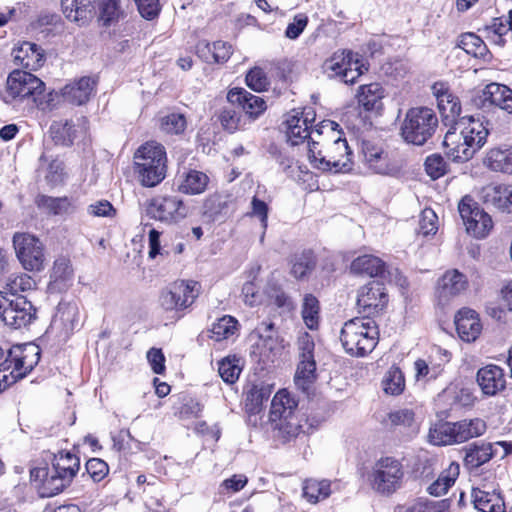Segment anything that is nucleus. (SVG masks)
<instances>
[{"instance_id": "f257e3e1", "label": "nucleus", "mask_w": 512, "mask_h": 512, "mask_svg": "<svg viewBox=\"0 0 512 512\" xmlns=\"http://www.w3.org/2000/svg\"><path fill=\"white\" fill-rule=\"evenodd\" d=\"M51 93H45V83L30 72L13 70L7 77L2 101L14 109H40L50 107Z\"/></svg>"}, {"instance_id": "f03ea898", "label": "nucleus", "mask_w": 512, "mask_h": 512, "mask_svg": "<svg viewBox=\"0 0 512 512\" xmlns=\"http://www.w3.org/2000/svg\"><path fill=\"white\" fill-rule=\"evenodd\" d=\"M80 469V459L70 451L54 455L52 469L47 466L30 470V480L42 498L53 497L68 487Z\"/></svg>"}, {"instance_id": "7ed1b4c3", "label": "nucleus", "mask_w": 512, "mask_h": 512, "mask_svg": "<svg viewBox=\"0 0 512 512\" xmlns=\"http://www.w3.org/2000/svg\"><path fill=\"white\" fill-rule=\"evenodd\" d=\"M337 128L334 127L333 132H326L331 136L324 143L312 138V143L308 144V159L314 168L334 173H347L352 170L353 153Z\"/></svg>"}, {"instance_id": "20e7f679", "label": "nucleus", "mask_w": 512, "mask_h": 512, "mask_svg": "<svg viewBox=\"0 0 512 512\" xmlns=\"http://www.w3.org/2000/svg\"><path fill=\"white\" fill-rule=\"evenodd\" d=\"M340 340L348 354L363 357L376 347L379 340L378 327L370 317L351 319L344 324Z\"/></svg>"}, {"instance_id": "39448f33", "label": "nucleus", "mask_w": 512, "mask_h": 512, "mask_svg": "<svg viewBox=\"0 0 512 512\" xmlns=\"http://www.w3.org/2000/svg\"><path fill=\"white\" fill-rule=\"evenodd\" d=\"M134 163L139 180L145 187H154L166 177V151L157 142L151 141L140 146L135 153Z\"/></svg>"}, {"instance_id": "423d86ee", "label": "nucleus", "mask_w": 512, "mask_h": 512, "mask_svg": "<svg viewBox=\"0 0 512 512\" xmlns=\"http://www.w3.org/2000/svg\"><path fill=\"white\" fill-rule=\"evenodd\" d=\"M39 359L40 349L34 344L12 347L5 361L0 364V391L24 378L37 365Z\"/></svg>"}, {"instance_id": "0eeeda50", "label": "nucleus", "mask_w": 512, "mask_h": 512, "mask_svg": "<svg viewBox=\"0 0 512 512\" xmlns=\"http://www.w3.org/2000/svg\"><path fill=\"white\" fill-rule=\"evenodd\" d=\"M486 428L485 421L480 418L438 422L430 428L428 439L431 444L437 446L460 444L483 435Z\"/></svg>"}, {"instance_id": "6e6552de", "label": "nucleus", "mask_w": 512, "mask_h": 512, "mask_svg": "<svg viewBox=\"0 0 512 512\" xmlns=\"http://www.w3.org/2000/svg\"><path fill=\"white\" fill-rule=\"evenodd\" d=\"M404 476V466L399 459L382 456L372 464L367 480L374 492L389 496L401 488Z\"/></svg>"}, {"instance_id": "1a4fd4ad", "label": "nucleus", "mask_w": 512, "mask_h": 512, "mask_svg": "<svg viewBox=\"0 0 512 512\" xmlns=\"http://www.w3.org/2000/svg\"><path fill=\"white\" fill-rule=\"evenodd\" d=\"M437 126L438 118L432 109L413 107L405 114L400 135L405 142L422 146L433 136Z\"/></svg>"}, {"instance_id": "9d476101", "label": "nucleus", "mask_w": 512, "mask_h": 512, "mask_svg": "<svg viewBox=\"0 0 512 512\" xmlns=\"http://www.w3.org/2000/svg\"><path fill=\"white\" fill-rule=\"evenodd\" d=\"M200 293V285L195 281H176L168 289L161 292L159 306L168 317L179 320L184 311L195 302Z\"/></svg>"}, {"instance_id": "9b49d317", "label": "nucleus", "mask_w": 512, "mask_h": 512, "mask_svg": "<svg viewBox=\"0 0 512 512\" xmlns=\"http://www.w3.org/2000/svg\"><path fill=\"white\" fill-rule=\"evenodd\" d=\"M315 120V112L312 108H304L302 111L293 110L286 120L287 136L292 145H299L307 138H318L325 132H333L334 127H339L336 122L327 120L321 122L315 130H310L311 123Z\"/></svg>"}, {"instance_id": "f8f14e48", "label": "nucleus", "mask_w": 512, "mask_h": 512, "mask_svg": "<svg viewBox=\"0 0 512 512\" xmlns=\"http://www.w3.org/2000/svg\"><path fill=\"white\" fill-rule=\"evenodd\" d=\"M315 343L310 334L302 333L297 340L298 363L294 374L297 389L309 393L316 379Z\"/></svg>"}, {"instance_id": "ddd939ff", "label": "nucleus", "mask_w": 512, "mask_h": 512, "mask_svg": "<svg viewBox=\"0 0 512 512\" xmlns=\"http://www.w3.org/2000/svg\"><path fill=\"white\" fill-rule=\"evenodd\" d=\"M323 70L329 78H339L348 84L354 83L367 68L358 54L351 51H338L324 62Z\"/></svg>"}, {"instance_id": "4468645a", "label": "nucleus", "mask_w": 512, "mask_h": 512, "mask_svg": "<svg viewBox=\"0 0 512 512\" xmlns=\"http://www.w3.org/2000/svg\"><path fill=\"white\" fill-rule=\"evenodd\" d=\"M13 246L22 267L27 271H41L46 263L44 245L30 233H15Z\"/></svg>"}, {"instance_id": "2eb2a0df", "label": "nucleus", "mask_w": 512, "mask_h": 512, "mask_svg": "<svg viewBox=\"0 0 512 512\" xmlns=\"http://www.w3.org/2000/svg\"><path fill=\"white\" fill-rule=\"evenodd\" d=\"M458 211L469 235L477 239L488 236L493 228L492 218L472 197L464 196L459 202Z\"/></svg>"}, {"instance_id": "dca6fc26", "label": "nucleus", "mask_w": 512, "mask_h": 512, "mask_svg": "<svg viewBox=\"0 0 512 512\" xmlns=\"http://www.w3.org/2000/svg\"><path fill=\"white\" fill-rule=\"evenodd\" d=\"M148 214L160 222L176 224L189 215V207L179 196H157L151 200Z\"/></svg>"}, {"instance_id": "f3484780", "label": "nucleus", "mask_w": 512, "mask_h": 512, "mask_svg": "<svg viewBox=\"0 0 512 512\" xmlns=\"http://www.w3.org/2000/svg\"><path fill=\"white\" fill-rule=\"evenodd\" d=\"M472 104L482 110L499 108L512 114V90L506 85L490 83L480 91L474 93Z\"/></svg>"}, {"instance_id": "a211bd4d", "label": "nucleus", "mask_w": 512, "mask_h": 512, "mask_svg": "<svg viewBox=\"0 0 512 512\" xmlns=\"http://www.w3.org/2000/svg\"><path fill=\"white\" fill-rule=\"evenodd\" d=\"M387 303L388 295L385 287L379 281L369 282L358 292L357 305L368 317L382 311Z\"/></svg>"}, {"instance_id": "6ab92c4d", "label": "nucleus", "mask_w": 512, "mask_h": 512, "mask_svg": "<svg viewBox=\"0 0 512 512\" xmlns=\"http://www.w3.org/2000/svg\"><path fill=\"white\" fill-rule=\"evenodd\" d=\"M36 310L24 296L11 297L4 310L2 321L15 329L29 325L35 318Z\"/></svg>"}, {"instance_id": "aec40b11", "label": "nucleus", "mask_w": 512, "mask_h": 512, "mask_svg": "<svg viewBox=\"0 0 512 512\" xmlns=\"http://www.w3.org/2000/svg\"><path fill=\"white\" fill-rule=\"evenodd\" d=\"M488 123H484L481 119L475 118L474 116L461 117L453 124L456 130L465 136L466 141L470 145L468 147H474L478 152L486 143L489 135Z\"/></svg>"}, {"instance_id": "412c9836", "label": "nucleus", "mask_w": 512, "mask_h": 512, "mask_svg": "<svg viewBox=\"0 0 512 512\" xmlns=\"http://www.w3.org/2000/svg\"><path fill=\"white\" fill-rule=\"evenodd\" d=\"M470 145L468 140L466 141L459 130L453 125L445 134L443 145L445 148L446 156L454 162H466L473 158L476 154L474 147H468Z\"/></svg>"}, {"instance_id": "4be33fe9", "label": "nucleus", "mask_w": 512, "mask_h": 512, "mask_svg": "<svg viewBox=\"0 0 512 512\" xmlns=\"http://www.w3.org/2000/svg\"><path fill=\"white\" fill-rule=\"evenodd\" d=\"M231 105L239 106L252 119L259 117L267 108L265 100L243 88H233L227 94Z\"/></svg>"}, {"instance_id": "5701e85b", "label": "nucleus", "mask_w": 512, "mask_h": 512, "mask_svg": "<svg viewBox=\"0 0 512 512\" xmlns=\"http://www.w3.org/2000/svg\"><path fill=\"white\" fill-rule=\"evenodd\" d=\"M476 380L481 391L486 396H495L506 387L504 370L494 364L480 368L477 372Z\"/></svg>"}, {"instance_id": "b1692460", "label": "nucleus", "mask_w": 512, "mask_h": 512, "mask_svg": "<svg viewBox=\"0 0 512 512\" xmlns=\"http://www.w3.org/2000/svg\"><path fill=\"white\" fill-rule=\"evenodd\" d=\"M472 500L475 509L479 512H506L505 502L496 489L487 485L472 490Z\"/></svg>"}, {"instance_id": "393cba45", "label": "nucleus", "mask_w": 512, "mask_h": 512, "mask_svg": "<svg viewBox=\"0 0 512 512\" xmlns=\"http://www.w3.org/2000/svg\"><path fill=\"white\" fill-rule=\"evenodd\" d=\"M14 63L26 69L37 70L44 64V52L35 43L23 42L12 51Z\"/></svg>"}, {"instance_id": "a878e982", "label": "nucleus", "mask_w": 512, "mask_h": 512, "mask_svg": "<svg viewBox=\"0 0 512 512\" xmlns=\"http://www.w3.org/2000/svg\"><path fill=\"white\" fill-rule=\"evenodd\" d=\"M95 81L88 76L75 80L62 88L63 99L73 105H83L91 97L95 89Z\"/></svg>"}, {"instance_id": "bb28decb", "label": "nucleus", "mask_w": 512, "mask_h": 512, "mask_svg": "<svg viewBox=\"0 0 512 512\" xmlns=\"http://www.w3.org/2000/svg\"><path fill=\"white\" fill-rule=\"evenodd\" d=\"M210 179L202 171L190 169L180 173L175 180L177 190L186 195H199L206 191Z\"/></svg>"}, {"instance_id": "cd10ccee", "label": "nucleus", "mask_w": 512, "mask_h": 512, "mask_svg": "<svg viewBox=\"0 0 512 512\" xmlns=\"http://www.w3.org/2000/svg\"><path fill=\"white\" fill-rule=\"evenodd\" d=\"M468 285L467 278L458 270L447 271L437 283V295L441 301H448L450 298L461 294Z\"/></svg>"}, {"instance_id": "c85d7f7f", "label": "nucleus", "mask_w": 512, "mask_h": 512, "mask_svg": "<svg viewBox=\"0 0 512 512\" xmlns=\"http://www.w3.org/2000/svg\"><path fill=\"white\" fill-rule=\"evenodd\" d=\"M512 185L504 183H490L484 186L480 192L481 200L488 206L506 213L510 194H512Z\"/></svg>"}, {"instance_id": "c756f323", "label": "nucleus", "mask_w": 512, "mask_h": 512, "mask_svg": "<svg viewBox=\"0 0 512 512\" xmlns=\"http://www.w3.org/2000/svg\"><path fill=\"white\" fill-rule=\"evenodd\" d=\"M455 325L459 337L466 342L475 341L482 329L478 315L471 309L460 310L455 316Z\"/></svg>"}, {"instance_id": "7c9ffc66", "label": "nucleus", "mask_w": 512, "mask_h": 512, "mask_svg": "<svg viewBox=\"0 0 512 512\" xmlns=\"http://www.w3.org/2000/svg\"><path fill=\"white\" fill-rule=\"evenodd\" d=\"M65 17L80 26L86 25L93 18V0H61Z\"/></svg>"}, {"instance_id": "2f4dec72", "label": "nucleus", "mask_w": 512, "mask_h": 512, "mask_svg": "<svg viewBox=\"0 0 512 512\" xmlns=\"http://www.w3.org/2000/svg\"><path fill=\"white\" fill-rule=\"evenodd\" d=\"M431 90L436 97L440 112L445 117H456L460 115L461 104L459 99L450 91L446 83L436 82L432 85Z\"/></svg>"}, {"instance_id": "473e14b6", "label": "nucleus", "mask_w": 512, "mask_h": 512, "mask_svg": "<svg viewBox=\"0 0 512 512\" xmlns=\"http://www.w3.org/2000/svg\"><path fill=\"white\" fill-rule=\"evenodd\" d=\"M363 161L373 173L386 174L390 170L387 154L383 149L369 141L362 143Z\"/></svg>"}, {"instance_id": "72a5a7b5", "label": "nucleus", "mask_w": 512, "mask_h": 512, "mask_svg": "<svg viewBox=\"0 0 512 512\" xmlns=\"http://www.w3.org/2000/svg\"><path fill=\"white\" fill-rule=\"evenodd\" d=\"M35 203L39 209L54 216L70 215L77 209L74 201L68 197L39 195Z\"/></svg>"}, {"instance_id": "f704fd0d", "label": "nucleus", "mask_w": 512, "mask_h": 512, "mask_svg": "<svg viewBox=\"0 0 512 512\" xmlns=\"http://www.w3.org/2000/svg\"><path fill=\"white\" fill-rule=\"evenodd\" d=\"M297 405V401L288 390H279L271 402L270 420L277 421L292 417L295 415Z\"/></svg>"}, {"instance_id": "c9c22d12", "label": "nucleus", "mask_w": 512, "mask_h": 512, "mask_svg": "<svg viewBox=\"0 0 512 512\" xmlns=\"http://www.w3.org/2000/svg\"><path fill=\"white\" fill-rule=\"evenodd\" d=\"M73 281V269L66 258L55 260L50 275L49 288L52 291L62 292L68 289Z\"/></svg>"}, {"instance_id": "e433bc0d", "label": "nucleus", "mask_w": 512, "mask_h": 512, "mask_svg": "<svg viewBox=\"0 0 512 512\" xmlns=\"http://www.w3.org/2000/svg\"><path fill=\"white\" fill-rule=\"evenodd\" d=\"M385 91L379 83L361 85L357 92L358 104L366 111H378L382 108Z\"/></svg>"}, {"instance_id": "4c0bfd02", "label": "nucleus", "mask_w": 512, "mask_h": 512, "mask_svg": "<svg viewBox=\"0 0 512 512\" xmlns=\"http://www.w3.org/2000/svg\"><path fill=\"white\" fill-rule=\"evenodd\" d=\"M465 451L464 465L468 469H476L497 455V450L494 448V445L484 442L469 445Z\"/></svg>"}, {"instance_id": "58836bf2", "label": "nucleus", "mask_w": 512, "mask_h": 512, "mask_svg": "<svg viewBox=\"0 0 512 512\" xmlns=\"http://www.w3.org/2000/svg\"><path fill=\"white\" fill-rule=\"evenodd\" d=\"M85 122V119H78L77 127L81 125L84 129ZM77 132L76 124L70 120L54 121L50 127V133L54 142L63 146H70L73 144L77 137Z\"/></svg>"}, {"instance_id": "ea45409f", "label": "nucleus", "mask_w": 512, "mask_h": 512, "mask_svg": "<svg viewBox=\"0 0 512 512\" xmlns=\"http://www.w3.org/2000/svg\"><path fill=\"white\" fill-rule=\"evenodd\" d=\"M332 482L327 479H306L302 486V495L307 502L317 504L327 499L331 493Z\"/></svg>"}, {"instance_id": "a19ab883", "label": "nucleus", "mask_w": 512, "mask_h": 512, "mask_svg": "<svg viewBox=\"0 0 512 512\" xmlns=\"http://www.w3.org/2000/svg\"><path fill=\"white\" fill-rule=\"evenodd\" d=\"M350 269L355 274L377 277L384 272L385 263L376 256L362 255L352 261Z\"/></svg>"}, {"instance_id": "79ce46f5", "label": "nucleus", "mask_w": 512, "mask_h": 512, "mask_svg": "<svg viewBox=\"0 0 512 512\" xmlns=\"http://www.w3.org/2000/svg\"><path fill=\"white\" fill-rule=\"evenodd\" d=\"M484 163L492 171L512 175V148L491 149L487 153Z\"/></svg>"}, {"instance_id": "37998d69", "label": "nucleus", "mask_w": 512, "mask_h": 512, "mask_svg": "<svg viewBox=\"0 0 512 512\" xmlns=\"http://www.w3.org/2000/svg\"><path fill=\"white\" fill-rule=\"evenodd\" d=\"M459 464L452 462L441 472L438 478L429 485L427 491L433 496H441L447 493L448 489L455 483L459 476Z\"/></svg>"}, {"instance_id": "c03bdc74", "label": "nucleus", "mask_w": 512, "mask_h": 512, "mask_svg": "<svg viewBox=\"0 0 512 512\" xmlns=\"http://www.w3.org/2000/svg\"><path fill=\"white\" fill-rule=\"evenodd\" d=\"M56 317L60 319L66 331H73L80 322L79 307L76 302L61 301Z\"/></svg>"}, {"instance_id": "a18cd8bd", "label": "nucleus", "mask_w": 512, "mask_h": 512, "mask_svg": "<svg viewBox=\"0 0 512 512\" xmlns=\"http://www.w3.org/2000/svg\"><path fill=\"white\" fill-rule=\"evenodd\" d=\"M439 399L445 401L452 400V405L469 407L474 404L476 398L473 392L468 388L451 386L443 390L439 395Z\"/></svg>"}, {"instance_id": "49530a36", "label": "nucleus", "mask_w": 512, "mask_h": 512, "mask_svg": "<svg viewBox=\"0 0 512 512\" xmlns=\"http://www.w3.org/2000/svg\"><path fill=\"white\" fill-rule=\"evenodd\" d=\"M302 318L305 325L311 329H317L320 319V305L318 299L312 294H306L302 304Z\"/></svg>"}, {"instance_id": "de8ad7c7", "label": "nucleus", "mask_w": 512, "mask_h": 512, "mask_svg": "<svg viewBox=\"0 0 512 512\" xmlns=\"http://www.w3.org/2000/svg\"><path fill=\"white\" fill-rule=\"evenodd\" d=\"M237 331V319L230 315H225L213 324L210 337L215 341H222L234 336Z\"/></svg>"}, {"instance_id": "09e8293b", "label": "nucleus", "mask_w": 512, "mask_h": 512, "mask_svg": "<svg viewBox=\"0 0 512 512\" xmlns=\"http://www.w3.org/2000/svg\"><path fill=\"white\" fill-rule=\"evenodd\" d=\"M382 387L386 394L400 395L405 389V378L400 368L392 366L385 373Z\"/></svg>"}, {"instance_id": "8fccbe9b", "label": "nucleus", "mask_w": 512, "mask_h": 512, "mask_svg": "<svg viewBox=\"0 0 512 512\" xmlns=\"http://www.w3.org/2000/svg\"><path fill=\"white\" fill-rule=\"evenodd\" d=\"M219 375L224 382L233 384L235 383L242 371L240 366V359L233 357H226L219 362L218 367Z\"/></svg>"}, {"instance_id": "3c124183", "label": "nucleus", "mask_w": 512, "mask_h": 512, "mask_svg": "<svg viewBox=\"0 0 512 512\" xmlns=\"http://www.w3.org/2000/svg\"><path fill=\"white\" fill-rule=\"evenodd\" d=\"M459 47L467 54L474 57H482L486 53V45L483 40L474 33H465L461 36Z\"/></svg>"}, {"instance_id": "603ef678", "label": "nucleus", "mask_w": 512, "mask_h": 512, "mask_svg": "<svg viewBox=\"0 0 512 512\" xmlns=\"http://www.w3.org/2000/svg\"><path fill=\"white\" fill-rule=\"evenodd\" d=\"M99 19L108 26L117 21L121 15L119 0H99Z\"/></svg>"}, {"instance_id": "864d4df0", "label": "nucleus", "mask_w": 512, "mask_h": 512, "mask_svg": "<svg viewBox=\"0 0 512 512\" xmlns=\"http://www.w3.org/2000/svg\"><path fill=\"white\" fill-rule=\"evenodd\" d=\"M270 390L261 385H253L246 395L245 406L250 412H257L260 410L264 401L268 399Z\"/></svg>"}, {"instance_id": "5fc2aeb1", "label": "nucleus", "mask_w": 512, "mask_h": 512, "mask_svg": "<svg viewBox=\"0 0 512 512\" xmlns=\"http://www.w3.org/2000/svg\"><path fill=\"white\" fill-rule=\"evenodd\" d=\"M315 267V259L311 251L303 252L301 255L296 256L291 273L295 278L301 279L310 273Z\"/></svg>"}, {"instance_id": "6e6d98bb", "label": "nucleus", "mask_w": 512, "mask_h": 512, "mask_svg": "<svg viewBox=\"0 0 512 512\" xmlns=\"http://www.w3.org/2000/svg\"><path fill=\"white\" fill-rule=\"evenodd\" d=\"M268 212H269L268 204L265 201L260 200L257 196H254L251 200V210L248 213V215L250 217L258 218L261 223V227H262V234L260 236L261 243H263V241H264L265 233H266V230L268 227Z\"/></svg>"}, {"instance_id": "4d7b16f0", "label": "nucleus", "mask_w": 512, "mask_h": 512, "mask_svg": "<svg viewBox=\"0 0 512 512\" xmlns=\"http://www.w3.org/2000/svg\"><path fill=\"white\" fill-rule=\"evenodd\" d=\"M414 370L417 380L435 379L442 372L441 364H434L433 361L428 363L424 359H418L414 362Z\"/></svg>"}, {"instance_id": "13d9d810", "label": "nucleus", "mask_w": 512, "mask_h": 512, "mask_svg": "<svg viewBox=\"0 0 512 512\" xmlns=\"http://www.w3.org/2000/svg\"><path fill=\"white\" fill-rule=\"evenodd\" d=\"M272 422L275 423V428L285 440L296 437L301 431V425L296 415Z\"/></svg>"}, {"instance_id": "bf43d9fd", "label": "nucleus", "mask_w": 512, "mask_h": 512, "mask_svg": "<svg viewBox=\"0 0 512 512\" xmlns=\"http://www.w3.org/2000/svg\"><path fill=\"white\" fill-rule=\"evenodd\" d=\"M273 327L274 325L271 322H262L255 330L262 341L263 348L271 353L278 350L279 346L277 338L273 336Z\"/></svg>"}, {"instance_id": "052dcab7", "label": "nucleus", "mask_w": 512, "mask_h": 512, "mask_svg": "<svg viewBox=\"0 0 512 512\" xmlns=\"http://www.w3.org/2000/svg\"><path fill=\"white\" fill-rule=\"evenodd\" d=\"M34 285L35 282L32 277L25 273L11 275L6 283L8 290L12 294L11 297L17 296L16 294L18 292H24L32 289Z\"/></svg>"}, {"instance_id": "680f3d73", "label": "nucleus", "mask_w": 512, "mask_h": 512, "mask_svg": "<svg viewBox=\"0 0 512 512\" xmlns=\"http://www.w3.org/2000/svg\"><path fill=\"white\" fill-rule=\"evenodd\" d=\"M186 128V119L183 114L171 113L161 119V129L169 134H180Z\"/></svg>"}, {"instance_id": "e2e57ef3", "label": "nucleus", "mask_w": 512, "mask_h": 512, "mask_svg": "<svg viewBox=\"0 0 512 512\" xmlns=\"http://www.w3.org/2000/svg\"><path fill=\"white\" fill-rule=\"evenodd\" d=\"M389 425L398 427H412L415 423V414L411 409H399L392 411L387 415Z\"/></svg>"}, {"instance_id": "0e129e2a", "label": "nucleus", "mask_w": 512, "mask_h": 512, "mask_svg": "<svg viewBox=\"0 0 512 512\" xmlns=\"http://www.w3.org/2000/svg\"><path fill=\"white\" fill-rule=\"evenodd\" d=\"M425 169L432 179H438L446 173L447 165L441 155L433 154L426 158Z\"/></svg>"}, {"instance_id": "69168bd1", "label": "nucleus", "mask_w": 512, "mask_h": 512, "mask_svg": "<svg viewBox=\"0 0 512 512\" xmlns=\"http://www.w3.org/2000/svg\"><path fill=\"white\" fill-rule=\"evenodd\" d=\"M437 221L438 217L432 209H424L420 215L419 233L424 236L435 234L438 229Z\"/></svg>"}, {"instance_id": "338daca9", "label": "nucleus", "mask_w": 512, "mask_h": 512, "mask_svg": "<svg viewBox=\"0 0 512 512\" xmlns=\"http://www.w3.org/2000/svg\"><path fill=\"white\" fill-rule=\"evenodd\" d=\"M219 120L223 128L230 133L240 128L241 117L234 107L223 108Z\"/></svg>"}, {"instance_id": "774afa93", "label": "nucleus", "mask_w": 512, "mask_h": 512, "mask_svg": "<svg viewBox=\"0 0 512 512\" xmlns=\"http://www.w3.org/2000/svg\"><path fill=\"white\" fill-rule=\"evenodd\" d=\"M246 83L251 89L261 92L267 88L269 81L263 69L254 67L247 73Z\"/></svg>"}]
</instances>
